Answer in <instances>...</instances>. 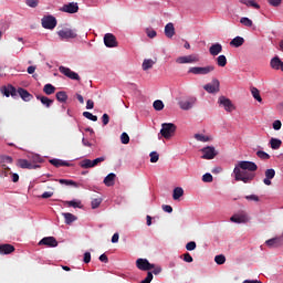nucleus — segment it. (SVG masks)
Listing matches in <instances>:
<instances>
[{
    "label": "nucleus",
    "mask_w": 283,
    "mask_h": 283,
    "mask_svg": "<svg viewBox=\"0 0 283 283\" xmlns=\"http://www.w3.org/2000/svg\"><path fill=\"white\" fill-rule=\"evenodd\" d=\"M67 94L64 91H60L56 93V99L59 103H66L67 102Z\"/></svg>",
    "instance_id": "34"
},
{
    "label": "nucleus",
    "mask_w": 283,
    "mask_h": 283,
    "mask_svg": "<svg viewBox=\"0 0 283 283\" xmlns=\"http://www.w3.org/2000/svg\"><path fill=\"white\" fill-rule=\"evenodd\" d=\"M136 266L139 271H151L155 269L153 263H149L147 259H137Z\"/></svg>",
    "instance_id": "9"
},
{
    "label": "nucleus",
    "mask_w": 283,
    "mask_h": 283,
    "mask_svg": "<svg viewBox=\"0 0 283 283\" xmlns=\"http://www.w3.org/2000/svg\"><path fill=\"white\" fill-rule=\"evenodd\" d=\"M115 179H116V174L115 172H111L106 176V178L104 179V184L106 187H114L115 186Z\"/></svg>",
    "instance_id": "27"
},
{
    "label": "nucleus",
    "mask_w": 283,
    "mask_h": 283,
    "mask_svg": "<svg viewBox=\"0 0 283 283\" xmlns=\"http://www.w3.org/2000/svg\"><path fill=\"white\" fill-rule=\"evenodd\" d=\"M150 163L155 164L159 160V154L157 151H153L149 154Z\"/></svg>",
    "instance_id": "49"
},
{
    "label": "nucleus",
    "mask_w": 283,
    "mask_h": 283,
    "mask_svg": "<svg viewBox=\"0 0 283 283\" xmlns=\"http://www.w3.org/2000/svg\"><path fill=\"white\" fill-rule=\"evenodd\" d=\"M146 33L149 39H155L157 36V31H155L154 29H147Z\"/></svg>",
    "instance_id": "55"
},
{
    "label": "nucleus",
    "mask_w": 283,
    "mask_h": 283,
    "mask_svg": "<svg viewBox=\"0 0 283 283\" xmlns=\"http://www.w3.org/2000/svg\"><path fill=\"white\" fill-rule=\"evenodd\" d=\"M78 4L75 2H70L69 4H64L62 9H60L64 13H76L78 12Z\"/></svg>",
    "instance_id": "18"
},
{
    "label": "nucleus",
    "mask_w": 283,
    "mask_h": 283,
    "mask_svg": "<svg viewBox=\"0 0 283 283\" xmlns=\"http://www.w3.org/2000/svg\"><path fill=\"white\" fill-rule=\"evenodd\" d=\"M91 260H92L91 252H84L83 262L88 264L91 263Z\"/></svg>",
    "instance_id": "57"
},
{
    "label": "nucleus",
    "mask_w": 283,
    "mask_h": 283,
    "mask_svg": "<svg viewBox=\"0 0 283 283\" xmlns=\"http://www.w3.org/2000/svg\"><path fill=\"white\" fill-rule=\"evenodd\" d=\"M42 105H44L45 107H51V105L54 103V99H50L48 96H43V95H36L35 96Z\"/></svg>",
    "instance_id": "28"
},
{
    "label": "nucleus",
    "mask_w": 283,
    "mask_h": 283,
    "mask_svg": "<svg viewBox=\"0 0 283 283\" xmlns=\"http://www.w3.org/2000/svg\"><path fill=\"white\" fill-rule=\"evenodd\" d=\"M66 205L73 208H81V202H76V201H66Z\"/></svg>",
    "instance_id": "62"
},
{
    "label": "nucleus",
    "mask_w": 283,
    "mask_h": 283,
    "mask_svg": "<svg viewBox=\"0 0 283 283\" xmlns=\"http://www.w3.org/2000/svg\"><path fill=\"white\" fill-rule=\"evenodd\" d=\"M270 66L272 70L279 71L281 70L283 72V62L280 60L279 56H275L274 59L271 60Z\"/></svg>",
    "instance_id": "23"
},
{
    "label": "nucleus",
    "mask_w": 283,
    "mask_h": 283,
    "mask_svg": "<svg viewBox=\"0 0 283 283\" xmlns=\"http://www.w3.org/2000/svg\"><path fill=\"white\" fill-rule=\"evenodd\" d=\"M57 35L60 40H69V39H76L77 34L75 29H70V28H63L57 31Z\"/></svg>",
    "instance_id": "3"
},
{
    "label": "nucleus",
    "mask_w": 283,
    "mask_h": 283,
    "mask_svg": "<svg viewBox=\"0 0 283 283\" xmlns=\"http://www.w3.org/2000/svg\"><path fill=\"white\" fill-rule=\"evenodd\" d=\"M102 123L104 124V126L109 124V115L107 114L102 115Z\"/></svg>",
    "instance_id": "63"
},
{
    "label": "nucleus",
    "mask_w": 283,
    "mask_h": 283,
    "mask_svg": "<svg viewBox=\"0 0 283 283\" xmlns=\"http://www.w3.org/2000/svg\"><path fill=\"white\" fill-rule=\"evenodd\" d=\"M256 157H259V159H262V160L270 159V155L268 153H264L263 150L256 151Z\"/></svg>",
    "instance_id": "47"
},
{
    "label": "nucleus",
    "mask_w": 283,
    "mask_h": 283,
    "mask_svg": "<svg viewBox=\"0 0 283 283\" xmlns=\"http://www.w3.org/2000/svg\"><path fill=\"white\" fill-rule=\"evenodd\" d=\"M155 62L153 60H144L143 62V70L148 71L154 66Z\"/></svg>",
    "instance_id": "42"
},
{
    "label": "nucleus",
    "mask_w": 283,
    "mask_h": 283,
    "mask_svg": "<svg viewBox=\"0 0 283 283\" xmlns=\"http://www.w3.org/2000/svg\"><path fill=\"white\" fill-rule=\"evenodd\" d=\"M164 34H166L168 39H172V36L176 34V29L174 28L172 23H168L166 27H164Z\"/></svg>",
    "instance_id": "24"
},
{
    "label": "nucleus",
    "mask_w": 283,
    "mask_h": 283,
    "mask_svg": "<svg viewBox=\"0 0 283 283\" xmlns=\"http://www.w3.org/2000/svg\"><path fill=\"white\" fill-rule=\"evenodd\" d=\"M40 247H48V248H56L57 247V241L55 237H44L41 239L39 242Z\"/></svg>",
    "instance_id": "13"
},
{
    "label": "nucleus",
    "mask_w": 283,
    "mask_h": 283,
    "mask_svg": "<svg viewBox=\"0 0 283 283\" xmlns=\"http://www.w3.org/2000/svg\"><path fill=\"white\" fill-rule=\"evenodd\" d=\"M49 164H51L53 167H70V164L67 161H64L62 159L53 158L49 160Z\"/></svg>",
    "instance_id": "26"
},
{
    "label": "nucleus",
    "mask_w": 283,
    "mask_h": 283,
    "mask_svg": "<svg viewBox=\"0 0 283 283\" xmlns=\"http://www.w3.org/2000/svg\"><path fill=\"white\" fill-rule=\"evenodd\" d=\"M200 61V59L198 57L197 54H189V55H185V56H179L176 60V63L178 64H193V63H198Z\"/></svg>",
    "instance_id": "6"
},
{
    "label": "nucleus",
    "mask_w": 283,
    "mask_h": 283,
    "mask_svg": "<svg viewBox=\"0 0 283 283\" xmlns=\"http://www.w3.org/2000/svg\"><path fill=\"white\" fill-rule=\"evenodd\" d=\"M24 3H27L29 8H36L39 6V0H24Z\"/></svg>",
    "instance_id": "51"
},
{
    "label": "nucleus",
    "mask_w": 283,
    "mask_h": 283,
    "mask_svg": "<svg viewBox=\"0 0 283 283\" xmlns=\"http://www.w3.org/2000/svg\"><path fill=\"white\" fill-rule=\"evenodd\" d=\"M195 138L197 139V142H200V143H208L210 140L208 136H205L202 134H196Z\"/></svg>",
    "instance_id": "46"
},
{
    "label": "nucleus",
    "mask_w": 283,
    "mask_h": 283,
    "mask_svg": "<svg viewBox=\"0 0 283 283\" xmlns=\"http://www.w3.org/2000/svg\"><path fill=\"white\" fill-rule=\"evenodd\" d=\"M226 261H227V259L222 254L214 256V262L217 263V265H222L226 263Z\"/></svg>",
    "instance_id": "45"
},
{
    "label": "nucleus",
    "mask_w": 283,
    "mask_h": 283,
    "mask_svg": "<svg viewBox=\"0 0 283 283\" xmlns=\"http://www.w3.org/2000/svg\"><path fill=\"white\" fill-rule=\"evenodd\" d=\"M177 132L176 124L164 123L161 124L160 135L166 139H170Z\"/></svg>",
    "instance_id": "2"
},
{
    "label": "nucleus",
    "mask_w": 283,
    "mask_h": 283,
    "mask_svg": "<svg viewBox=\"0 0 283 283\" xmlns=\"http://www.w3.org/2000/svg\"><path fill=\"white\" fill-rule=\"evenodd\" d=\"M265 245H268L271 249H277L280 247H283V242L279 237H275L265 241Z\"/></svg>",
    "instance_id": "21"
},
{
    "label": "nucleus",
    "mask_w": 283,
    "mask_h": 283,
    "mask_svg": "<svg viewBox=\"0 0 283 283\" xmlns=\"http://www.w3.org/2000/svg\"><path fill=\"white\" fill-rule=\"evenodd\" d=\"M105 160H106L105 157H99V158H95L94 160H91V164L93 165V167H97L98 164L105 163Z\"/></svg>",
    "instance_id": "52"
},
{
    "label": "nucleus",
    "mask_w": 283,
    "mask_h": 283,
    "mask_svg": "<svg viewBox=\"0 0 283 283\" xmlns=\"http://www.w3.org/2000/svg\"><path fill=\"white\" fill-rule=\"evenodd\" d=\"M245 199L248 201H260V198L256 195H250V196H245Z\"/></svg>",
    "instance_id": "61"
},
{
    "label": "nucleus",
    "mask_w": 283,
    "mask_h": 283,
    "mask_svg": "<svg viewBox=\"0 0 283 283\" xmlns=\"http://www.w3.org/2000/svg\"><path fill=\"white\" fill-rule=\"evenodd\" d=\"M216 62H217V65H219V67H226L227 56L224 54H221L216 59Z\"/></svg>",
    "instance_id": "35"
},
{
    "label": "nucleus",
    "mask_w": 283,
    "mask_h": 283,
    "mask_svg": "<svg viewBox=\"0 0 283 283\" xmlns=\"http://www.w3.org/2000/svg\"><path fill=\"white\" fill-rule=\"evenodd\" d=\"M197 98L196 97H190L189 101H180L178 103L180 109L182 111H189L193 107V105L196 104Z\"/></svg>",
    "instance_id": "16"
},
{
    "label": "nucleus",
    "mask_w": 283,
    "mask_h": 283,
    "mask_svg": "<svg viewBox=\"0 0 283 283\" xmlns=\"http://www.w3.org/2000/svg\"><path fill=\"white\" fill-rule=\"evenodd\" d=\"M55 91H56V88H55L54 85H52V84H45V85H44L43 92H44L46 95L50 96V95L54 94Z\"/></svg>",
    "instance_id": "37"
},
{
    "label": "nucleus",
    "mask_w": 283,
    "mask_h": 283,
    "mask_svg": "<svg viewBox=\"0 0 283 283\" xmlns=\"http://www.w3.org/2000/svg\"><path fill=\"white\" fill-rule=\"evenodd\" d=\"M196 248H197V243L193 242V241L187 242V244H186V250H187V251H195Z\"/></svg>",
    "instance_id": "54"
},
{
    "label": "nucleus",
    "mask_w": 283,
    "mask_h": 283,
    "mask_svg": "<svg viewBox=\"0 0 283 283\" xmlns=\"http://www.w3.org/2000/svg\"><path fill=\"white\" fill-rule=\"evenodd\" d=\"M240 3L245 4L248 8H254L260 10L261 6L255 2V0H239Z\"/></svg>",
    "instance_id": "30"
},
{
    "label": "nucleus",
    "mask_w": 283,
    "mask_h": 283,
    "mask_svg": "<svg viewBox=\"0 0 283 283\" xmlns=\"http://www.w3.org/2000/svg\"><path fill=\"white\" fill-rule=\"evenodd\" d=\"M219 104L228 113L235 111V106L232 104L231 99L227 98L226 96L219 97Z\"/></svg>",
    "instance_id": "11"
},
{
    "label": "nucleus",
    "mask_w": 283,
    "mask_h": 283,
    "mask_svg": "<svg viewBox=\"0 0 283 283\" xmlns=\"http://www.w3.org/2000/svg\"><path fill=\"white\" fill-rule=\"evenodd\" d=\"M59 72L62 73L66 78H71L72 81H81V76L72 71V69L62 65L59 67Z\"/></svg>",
    "instance_id": "5"
},
{
    "label": "nucleus",
    "mask_w": 283,
    "mask_h": 283,
    "mask_svg": "<svg viewBox=\"0 0 283 283\" xmlns=\"http://www.w3.org/2000/svg\"><path fill=\"white\" fill-rule=\"evenodd\" d=\"M42 28L53 30L56 28L57 21L53 15H46L41 20Z\"/></svg>",
    "instance_id": "7"
},
{
    "label": "nucleus",
    "mask_w": 283,
    "mask_h": 283,
    "mask_svg": "<svg viewBox=\"0 0 283 283\" xmlns=\"http://www.w3.org/2000/svg\"><path fill=\"white\" fill-rule=\"evenodd\" d=\"M129 140L130 138L127 133L120 134V143H123V145H128Z\"/></svg>",
    "instance_id": "48"
},
{
    "label": "nucleus",
    "mask_w": 283,
    "mask_h": 283,
    "mask_svg": "<svg viewBox=\"0 0 283 283\" xmlns=\"http://www.w3.org/2000/svg\"><path fill=\"white\" fill-rule=\"evenodd\" d=\"M15 251V248L12 244L4 243L0 244V255H10Z\"/></svg>",
    "instance_id": "19"
},
{
    "label": "nucleus",
    "mask_w": 283,
    "mask_h": 283,
    "mask_svg": "<svg viewBox=\"0 0 283 283\" xmlns=\"http://www.w3.org/2000/svg\"><path fill=\"white\" fill-rule=\"evenodd\" d=\"M202 181L203 182H212L213 181V177L210 172H206L203 176H202Z\"/></svg>",
    "instance_id": "53"
},
{
    "label": "nucleus",
    "mask_w": 283,
    "mask_h": 283,
    "mask_svg": "<svg viewBox=\"0 0 283 283\" xmlns=\"http://www.w3.org/2000/svg\"><path fill=\"white\" fill-rule=\"evenodd\" d=\"M240 23L243 24L247 28L253 27V20H250L249 18H241Z\"/></svg>",
    "instance_id": "44"
},
{
    "label": "nucleus",
    "mask_w": 283,
    "mask_h": 283,
    "mask_svg": "<svg viewBox=\"0 0 283 283\" xmlns=\"http://www.w3.org/2000/svg\"><path fill=\"white\" fill-rule=\"evenodd\" d=\"M230 221H232L233 223H248L249 222V216L247 212L241 211L238 213H234L232 217H230Z\"/></svg>",
    "instance_id": "8"
},
{
    "label": "nucleus",
    "mask_w": 283,
    "mask_h": 283,
    "mask_svg": "<svg viewBox=\"0 0 283 283\" xmlns=\"http://www.w3.org/2000/svg\"><path fill=\"white\" fill-rule=\"evenodd\" d=\"M104 43H105L106 48H117L118 46L117 39L112 33L105 34Z\"/></svg>",
    "instance_id": "15"
},
{
    "label": "nucleus",
    "mask_w": 283,
    "mask_h": 283,
    "mask_svg": "<svg viewBox=\"0 0 283 283\" xmlns=\"http://www.w3.org/2000/svg\"><path fill=\"white\" fill-rule=\"evenodd\" d=\"M17 95H20V97L22 98L23 102H31V99L33 98L32 94H30V92H28L25 88H18L17 91Z\"/></svg>",
    "instance_id": "22"
},
{
    "label": "nucleus",
    "mask_w": 283,
    "mask_h": 283,
    "mask_svg": "<svg viewBox=\"0 0 283 283\" xmlns=\"http://www.w3.org/2000/svg\"><path fill=\"white\" fill-rule=\"evenodd\" d=\"M202 151V159L206 160H212L216 156H218V153H216L214 147L208 146L206 148L201 149Z\"/></svg>",
    "instance_id": "12"
},
{
    "label": "nucleus",
    "mask_w": 283,
    "mask_h": 283,
    "mask_svg": "<svg viewBox=\"0 0 283 283\" xmlns=\"http://www.w3.org/2000/svg\"><path fill=\"white\" fill-rule=\"evenodd\" d=\"M80 166L83 168V169H90V168H94V166L92 165V160L91 159H83L81 163H80Z\"/></svg>",
    "instance_id": "39"
},
{
    "label": "nucleus",
    "mask_w": 283,
    "mask_h": 283,
    "mask_svg": "<svg viewBox=\"0 0 283 283\" xmlns=\"http://www.w3.org/2000/svg\"><path fill=\"white\" fill-rule=\"evenodd\" d=\"M63 217L65 219V224H72L77 218L71 212H63Z\"/></svg>",
    "instance_id": "32"
},
{
    "label": "nucleus",
    "mask_w": 283,
    "mask_h": 283,
    "mask_svg": "<svg viewBox=\"0 0 283 283\" xmlns=\"http://www.w3.org/2000/svg\"><path fill=\"white\" fill-rule=\"evenodd\" d=\"M244 44V39L242 36H235L232 41H230V46L240 48Z\"/></svg>",
    "instance_id": "31"
},
{
    "label": "nucleus",
    "mask_w": 283,
    "mask_h": 283,
    "mask_svg": "<svg viewBox=\"0 0 283 283\" xmlns=\"http://www.w3.org/2000/svg\"><path fill=\"white\" fill-rule=\"evenodd\" d=\"M184 196V189L182 188H175L174 192H172V199L175 201L179 200V198H181Z\"/></svg>",
    "instance_id": "36"
},
{
    "label": "nucleus",
    "mask_w": 283,
    "mask_h": 283,
    "mask_svg": "<svg viewBox=\"0 0 283 283\" xmlns=\"http://www.w3.org/2000/svg\"><path fill=\"white\" fill-rule=\"evenodd\" d=\"M165 108V104H164V102L161 101V99H156L155 102H154V109L156 111V112H160V111H163Z\"/></svg>",
    "instance_id": "40"
},
{
    "label": "nucleus",
    "mask_w": 283,
    "mask_h": 283,
    "mask_svg": "<svg viewBox=\"0 0 283 283\" xmlns=\"http://www.w3.org/2000/svg\"><path fill=\"white\" fill-rule=\"evenodd\" d=\"M268 3L271 7L279 8L281 6V3H282V0H268Z\"/></svg>",
    "instance_id": "56"
},
{
    "label": "nucleus",
    "mask_w": 283,
    "mask_h": 283,
    "mask_svg": "<svg viewBox=\"0 0 283 283\" xmlns=\"http://www.w3.org/2000/svg\"><path fill=\"white\" fill-rule=\"evenodd\" d=\"M0 93H2L7 97H18V90L12 84L2 86V88H0Z\"/></svg>",
    "instance_id": "10"
},
{
    "label": "nucleus",
    "mask_w": 283,
    "mask_h": 283,
    "mask_svg": "<svg viewBox=\"0 0 283 283\" xmlns=\"http://www.w3.org/2000/svg\"><path fill=\"white\" fill-rule=\"evenodd\" d=\"M203 90L208 93H218V92H220V82H219V80L214 78L213 81H211L210 84H206L203 86Z\"/></svg>",
    "instance_id": "14"
},
{
    "label": "nucleus",
    "mask_w": 283,
    "mask_h": 283,
    "mask_svg": "<svg viewBox=\"0 0 283 283\" xmlns=\"http://www.w3.org/2000/svg\"><path fill=\"white\" fill-rule=\"evenodd\" d=\"M163 211H164V212L171 213V212H172V208H171V206L163 205Z\"/></svg>",
    "instance_id": "64"
},
{
    "label": "nucleus",
    "mask_w": 283,
    "mask_h": 283,
    "mask_svg": "<svg viewBox=\"0 0 283 283\" xmlns=\"http://www.w3.org/2000/svg\"><path fill=\"white\" fill-rule=\"evenodd\" d=\"M184 261H185L186 263H191V262H193V256H191V255L189 254V252H186V253L184 254Z\"/></svg>",
    "instance_id": "58"
},
{
    "label": "nucleus",
    "mask_w": 283,
    "mask_h": 283,
    "mask_svg": "<svg viewBox=\"0 0 283 283\" xmlns=\"http://www.w3.org/2000/svg\"><path fill=\"white\" fill-rule=\"evenodd\" d=\"M214 71L213 65H208V66H195L189 69V73L195 74V75H207L209 73H212Z\"/></svg>",
    "instance_id": "4"
},
{
    "label": "nucleus",
    "mask_w": 283,
    "mask_h": 283,
    "mask_svg": "<svg viewBox=\"0 0 283 283\" xmlns=\"http://www.w3.org/2000/svg\"><path fill=\"white\" fill-rule=\"evenodd\" d=\"M59 182L60 185L76 187V184L73 180L59 179Z\"/></svg>",
    "instance_id": "50"
},
{
    "label": "nucleus",
    "mask_w": 283,
    "mask_h": 283,
    "mask_svg": "<svg viewBox=\"0 0 283 283\" xmlns=\"http://www.w3.org/2000/svg\"><path fill=\"white\" fill-rule=\"evenodd\" d=\"M153 280H154L153 272H148L147 277H145V280H143L142 283H151Z\"/></svg>",
    "instance_id": "59"
},
{
    "label": "nucleus",
    "mask_w": 283,
    "mask_h": 283,
    "mask_svg": "<svg viewBox=\"0 0 283 283\" xmlns=\"http://www.w3.org/2000/svg\"><path fill=\"white\" fill-rule=\"evenodd\" d=\"M103 203V198H94L91 201V208L97 209Z\"/></svg>",
    "instance_id": "41"
},
{
    "label": "nucleus",
    "mask_w": 283,
    "mask_h": 283,
    "mask_svg": "<svg viewBox=\"0 0 283 283\" xmlns=\"http://www.w3.org/2000/svg\"><path fill=\"white\" fill-rule=\"evenodd\" d=\"M251 93H252V97L254 99H256L258 103H262V97H261V94H260V90H258L256 87H252Z\"/></svg>",
    "instance_id": "38"
},
{
    "label": "nucleus",
    "mask_w": 283,
    "mask_h": 283,
    "mask_svg": "<svg viewBox=\"0 0 283 283\" xmlns=\"http://www.w3.org/2000/svg\"><path fill=\"white\" fill-rule=\"evenodd\" d=\"M222 52V45L219 43L211 44L209 53L211 56H218Z\"/></svg>",
    "instance_id": "25"
},
{
    "label": "nucleus",
    "mask_w": 283,
    "mask_h": 283,
    "mask_svg": "<svg viewBox=\"0 0 283 283\" xmlns=\"http://www.w3.org/2000/svg\"><path fill=\"white\" fill-rule=\"evenodd\" d=\"M83 117H86L88 120L96 123L98 120L96 115H93L90 112H83Z\"/></svg>",
    "instance_id": "43"
},
{
    "label": "nucleus",
    "mask_w": 283,
    "mask_h": 283,
    "mask_svg": "<svg viewBox=\"0 0 283 283\" xmlns=\"http://www.w3.org/2000/svg\"><path fill=\"white\" fill-rule=\"evenodd\" d=\"M270 145H271V149L277 150L282 145V140L279 138H271Z\"/></svg>",
    "instance_id": "33"
},
{
    "label": "nucleus",
    "mask_w": 283,
    "mask_h": 283,
    "mask_svg": "<svg viewBox=\"0 0 283 283\" xmlns=\"http://www.w3.org/2000/svg\"><path fill=\"white\" fill-rule=\"evenodd\" d=\"M265 178L263 179V184L268 187L272 186V180L275 177V170L273 168H269L264 172Z\"/></svg>",
    "instance_id": "17"
},
{
    "label": "nucleus",
    "mask_w": 283,
    "mask_h": 283,
    "mask_svg": "<svg viewBox=\"0 0 283 283\" xmlns=\"http://www.w3.org/2000/svg\"><path fill=\"white\" fill-rule=\"evenodd\" d=\"M9 175H12L10 168L6 164H0V178H6Z\"/></svg>",
    "instance_id": "29"
},
{
    "label": "nucleus",
    "mask_w": 283,
    "mask_h": 283,
    "mask_svg": "<svg viewBox=\"0 0 283 283\" xmlns=\"http://www.w3.org/2000/svg\"><path fill=\"white\" fill-rule=\"evenodd\" d=\"M258 165L253 161H239L233 169L234 181H243L245 185L255 179Z\"/></svg>",
    "instance_id": "1"
},
{
    "label": "nucleus",
    "mask_w": 283,
    "mask_h": 283,
    "mask_svg": "<svg viewBox=\"0 0 283 283\" xmlns=\"http://www.w3.org/2000/svg\"><path fill=\"white\" fill-rule=\"evenodd\" d=\"M18 167H21L22 169L32 170V169H38L40 166L36 164H31L27 159H20L18 160Z\"/></svg>",
    "instance_id": "20"
},
{
    "label": "nucleus",
    "mask_w": 283,
    "mask_h": 283,
    "mask_svg": "<svg viewBox=\"0 0 283 283\" xmlns=\"http://www.w3.org/2000/svg\"><path fill=\"white\" fill-rule=\"evenodd\" d=\"M282 127V123L281 120L276 119L273 124H272V128H274V130H280Z\"/></svg>",
    "instance_id": "60"
}]
</instances>
